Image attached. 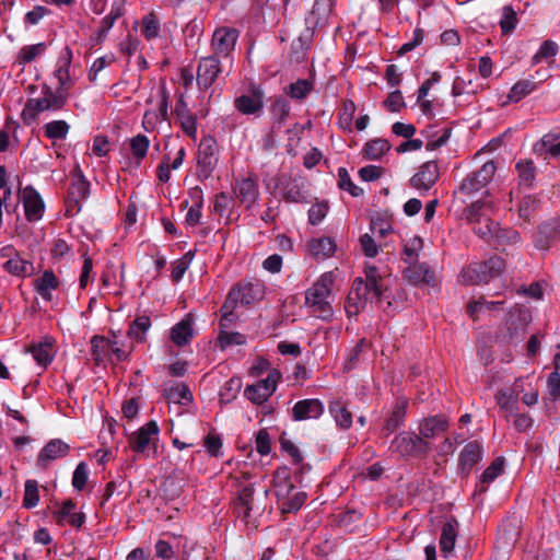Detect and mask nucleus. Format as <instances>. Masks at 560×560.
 Returning a JSON list of instances; mask_svg holds the SVG:
<instances>
[{
	"label": "nucleus",
	"mask_w": 560,
	"mask_h": 560,
	"mask_svg": "<svg viewBox=\"0 0 560 560\" xmlns=\"http://www.w3.org/2000/svg\"><path fill=\"white\" fill-rule=\"evenodd\" d=\"M35 75V83L28 85L32 94L37 91L40 92L39 96L31 97L23 110L22 119L25 124L31 125L44 112H56L65 104V96L61 92L65 84V78L69 72H33Z\"/></svg>",
	"instance_id": "f257e3e1"
},
{
	"label": "nucleus",
	"mask_w": 560,
	"mask_h": 560,
	"mask_svg": "<svg viewBox=\"0 0 560 560\" xmlns=\"http://www.w3.org/2000/svg\"><path fill=\"white\" fill-rule=\"evenodd\" d=\"M238 33L234 28L220 27L212 35L213 55L200 60L198 70H221L233 67V51Z\"/></svg>",
	"instance_id": "f03ea898"
},
{
	"label": "nucleus",
	"mask_w": 560,
	"mask_h": 560,
	"mask_svg": "<svg viewBox=\"0 0 560 560\" xmlns=\"http://www.w3.org/2000/svg\"><path fill=\"white\" fill-rule=\"evenodd\" d=\"M366 281L357 279L352 290L349 292L346 304V312L349 317L358 315L364 310L368 302L376 299L381 300L382 290L378 283L380 276L375 266L365 267Z\"/></svg>",
	"instance_id": "7ed1b4c3"
},
{
	"label": "nucleus",
	"mask_w": 560,
	"mask_h": 560,
	"mask_svg": "<svg viewBox=\"0 0 560 560\" xmlns=\"http://www.w3.org/2000/svg\"><path fill=\"white\" fill-rule=\"evenodd\" d=\"M335 280V271L324 272L305 292L306 306L323 320H329L334 315L330 296Z\"/></svg>",
	"instance_id": "20e7f679"
},
{
	"label": "nucleus",
	"mask_w": 560,
	"mask_h": 560,
	"mask_svg": "<svg viewBox=\"0 0 560 560\" xmlns=\"http://www.w3.org/2000/svg\"><path fill=\"white\" fill-rule=\"evenodd\" d=\"M275 492L283 513L298 511L306 500V493L299 490L290 480L287 469H279L273 477Z\"/></svg>",
	"instance_id": "39448f33"
},
{
	"label": "nucleus",
	"mask_w": 560,
	"mask_h": 560,
	"mask_svg": "<svg viewBox=\"0 0 560 560\" xmlns=\"http://www.w3.org/2000/svg\"><path fill=\"white\" fill-rule=\"evenodd\" d=\"M267 497L268 490L266 488L256 490L252 483L243 486L236 505L238 515H242L247 523H249L252 518L255 520L256 516L264 512Z\"/></svg>",
	"instance_id": "423d86ee"
},
{
	"label": "nucleus",
	"mask_w": 560,
	"mask_h": 560,
	"mask_svg": "<svg viewBox=\"0 0 560 560\" xmlns=\"http://www.w3.org/2000/svg\"><path fill=\"white\" fill-rule=\"evenodd\" d=\"M504 269L500 257H491L485 262H474L460 272V280L465 284H479L499 277Z\"/></svg>",
	"instance_id": "0eeeda50"
},
{
	"label": "nucleus",
	"mask_w": 560,
	"mask_h": 560,
	"mask_svg": "<svg viewBox=\"0 0 560 560\" xmlns=\"http://www.w3.org/2000/svg\"><path fill=\"white\" fill-rule=\"evenodd\" d=\"M219 161L218 143L212 137H205L197 153L198 178L207 179L211 176Z\"/></svg>",
	"instance_id": "6e6552de"
},
{
	"label": "nucleus",
	"mask_w": 560,
	"mask_h": 560,
	"mask_svg": "<svg viewBox=\"0 0 560 560\" xmlns=\"http://www.w3.org/2000/svg\"><path fill=\"white\" fill-rule=\"evenodd\" d=\"M497 166L493 161L486 162L480 170L468 175L459 186L462 194L472 197L486 189L487 185L492 180Z\"/></svg>",
	"instance_id": "1a4fd4ad"
},
{
	"label": "nucleus",
	"mask_w": 560,
	"mask_h": 560,
	"mask_svg": "<svg viewBox=\"0 0 560 560\" xmlns=\"http://www.w3.org/2000/svg\"><path fill=\"white\" fill-rule=\"evenodd\" d=\"M262 287L259 283H245L234 287L228 295V300L223 306L224 317L228 315L230 307L237 304L249 305L262 298Z\"/></svg>",
	"instance_id": "9d476101"
},
{
	"label": "nucleus",
	"mask_w": 560,
	"mask_h": 560,
	"mask_svg": "<svg viewBox=\"0 0 560 560\" xmlns=\"http://www.w3.org/2000/svg\"><path fill=\"white\" fill-rule=\"evenodd\" d=\"M159 432L158 423L153 420L149 421L130 436L131 448L138 453L152 450V453L156 454L155 441L159 439Z\"/></svg>",
	"instance_id": "9b49d317"
},
{
	"label": "nucleus",
	"mask_w": 560,
	"mask_h": 560,
	"mask_svg": "<svg viewBox=\"0 0 560 560\" xmlns=\"http://www.w3.org/2000/svg\"><path fill=\"white\" fill-rule=\"evenodd\" d=\"M264 91L260 85L249 83L247 94L235 98V108L244 115H254L264 107Z\"/></svg>",
	"instance_id": "f8f14e48"
},
{
	"label": "nucleus",
	"mask_w": 560,
	"mask_h": 560,
	"mask_svg": "<svg viewBox=\"0 0 560 560\" xmlns=\"http://www.w3.org/2000/svg\"><path fill=\"white\" fill-rule=\"evenodd\" d=\"M392 447L401 456H408L425 453L429 446L428 443L417 434L402 432L395 438Z\"/></svg>",
	"instance_id": "ddd939ff"
},
{
	"label": "nucleus",
	"mask_w": 560,
	"mask_h": 560,
	"mask_svg": "<svg viewBox=\"0 0 560 560\" xmlns=\"http://www.w3.org/2000/svg\"><path fill=\"white\" fill-rule=\"evenodd\" d=\"M70 453V445L60 439H52L40 450L36 465L46 468L52 460L66 457Z\"/></svg>",
	"instance_id": "4468645a"
},
{
	"label": "nucleus",
	"mask_w": 560,
	"mask_h": 560,
	"mask_svg": "<svg viewBox=\"0 0 560 560\" xmlns=\"http://www.w3.org/2000/svg\"><path fill=\"white\" fill-rule=\"evenodd\" d=\"M21 199L27 220L39 221L45 211V203L40 195L33 187L27 186L22 189Z\"/></svg>",
	"instance_id": "2eb2a0df"
},
{
	"label": "nucleus",
	"mask_w": 560,
	"mask_h": 560,
	"mask_svg": "<svg viewBox=\"0 0 560 560\" xmlns=\"http://www.w3.org/2000/svg\"><path fill=\"white\" fill-rule=\"evenodd\" d=\"M439 178V167L435 162H427L411 177L410 184L418 190H429Z\"/></svg>",
	"instance_id": "dca6fc26"
},
{
	"label": "nucleus",
	"mask_w": 560,
	"mask_h": 560,
	"mask_svg": "<svg viewBox=\"0 0 560 560\" xmlns=\"http://www.w3.org/2000/svg\"><path fill=\"white\" fill-rule=\"evenodd\" d=\"M234 194L240 202L249 209L259 197L256 179L247 177L237 180L234 187Z\"/></svg>",
	"instance_id": "f3484780"
},
{
	"label": "nucleus",
	"mask_w": 560,
	"mask_h": 560,
	"mask_svg": "<svg viewBox=\"0 0 560 560\" xmlns=\"http://www.w3.org/2000/svg\"><path fill=\"white\" fill-rule=\"evenodd\" d=\"M335 0H315L314 5L306 18V23L310 27H320L328 22Z\"/></svg>",
	"instance_id": "a211bd4d"
},
{
	"label": "nucleus",
	"mask_w": 560,
	"mask_h": 560,
	"mask_svg": "<svg viewBox=\"0 0 560 560\" xmlns=\"http://www.w3.org/2000/svg\"><path fill=\"white\" fill-rule=\"evenodd\" d=\"M336 248L337 245L335 241L328 236L314 237L307 242V254L317 260L331 257Z\"/></svg>",
	"instance_id": "6ab92c4d"
},
{
	"label": "nucleus",
	"mask_w": 560,
	"mask_h": 560,
	"mask_svg": "<svg viewBox=\"0 0 560 560\" xmlns=\"http://www.w3.org/2000/svg\"><path fill=\"white\" fill-rule=\"evenodd\" d=\"M324 412V406L318 399H304L298 401L293 409L292 415L295 421L318 419Z\"/></svg>",
	"instance_id": "aec40b11"
},
{
	"label": "nucleus",
	"mask_w": 560,
	"mask_h": 560,
	"mask_svg": "<svg viewBox=\"0 0 560 560\" xmlns=\"http://www.w3.org/2000/svg\"><path fill=\"white\" fill-rule=\"evenodd\" d=\"M161 94V101L158 109H148L143 115L142 126L147 131H153L158 122L164 120L167 115V100L168 94L165 91L164 85L159 89Z\"/></svg>",
	"instance_id": "412c9836"
},
{
	"label": "nucleus",
	"mask_w": 560,
	"mask_h": 560,
	"mask_svg": "<svg viewBox=\"0 0 560 560\" xmlns=\"http://www.w3.org/2000/svg\"><path fill=\"white\" fill-rule=\"evenodd\" d=\"M512 390L516 398L522 394V401L524 405L532 407L538 402L539 392L536 386L532 384L530 376H522L514 381Z\"/></svg>",
	"instance_id": "4be33fe9"
},
{
	"label": "nucleus",
	"mask_w": 560,
	"mask_h": 560,
	"mask_svg": "<svg viewBox=\"0 0 560 560\" xmlns=\"http://www.w3.org/2000/svg\"><path fill=\"white\" fill-rule=\"evenodd\" d=\"M32 353L36 363L46 368L55 357V339L46 336L37 345H33L27 349Z\"/></svg>",
	"instance_id": "5701e85b"
},
{
	"label": "nucleus",
	"mask_w": 560,
	"mask_h": 560,
	"mask_svg": "<svg viewBox=\"0 0 560 560\" xmlns=\"http://www.w3.org/2000/svg\"><path fill=\"white\" fill-rule=\"evenodd\" d=\"M410 266L405 270V278L412 284L435 285L434 272L424 264H409Z\"/></svg>",
	"instance_id": "b1692460"
},
{
	"label": "nucleus",
	"mask_w": 560,
	"mask_h": 560,
	"mask_svg": "<svg viewBox=\"0 0 560 560\" xmlns=\"http://www.w3.org/2000/svg\"><path fill=\"white\" fill-rule=\"evenodd\" d=\"M546 80V78L537 79L535 75L530 74L527 78L518 80L512 88L510 93L508 94V100L513 103H517L528 94L534 92L538 85Z\"/></svg>",
	"instance_id": "393cba45"
},
{
	"label": "nucleus",
	"mask_w": 560,
	"mask_h": 560,
	"mask_svg": "<svg viewBox=\"0 0 560 560\" xmlns=\"http://www.w3.org/2000/svg\"><path fill=\"white\" fill-rule=\"evenodd\" d=\"M452 130L446 127H439L435 125L428 126L421 131L427 143L425 149L428 151L436 150L446 144L450 139Z\"/></svg>",
	"instance_id": "a878e982"
},
{
	"label": "nucleus",
	"mask_w": 560,
	"mask_h": 560,
	"mask_svg": "<svg viewBox=\"0 0 560 560\" xmlns=\"http://www.w3.org/2000/svg\"><path fill=\"white\" fill-rule=\"evenodd\" d=\"M492 208L490 202H486L482 200H477L471 203L469 207V212L471 217H478V226H475L474 230L476 233L480 234L482 237L492 236L495 234L497 225L493 222H490L488 219H485L486 228L481 226V211L485 209Z\"/></svg>",
	"instance_id": "bb28decb"
},
{
	"label": "nucleus",
	"mask_w": 560,
	"mask_h": 560,
	"mask_svg": "<svg viewBox=\"0 0 560 560\" xmlns=\"http://www.w3.org/2000/svg\"><path fill=\"white\" fill-rule=\"evenodd\" d=\"M73 173V179L69 188V197L71 202L78 206L81 200L88 197L90 191V184L84 178L79 165L75 166Z\"/></svg>",
	"instance_id": "cd10ccee"
},
{
	"label": "nucleus",
	"mask_w": 560,
	"mask_h": 560,
	"mask_svg": "<svg viewBox=\"0 0 560 560\" xmlns=\"http://www.w3.org/2000/svg\"><path fill=\"white\" fill-rule=\"evenodd\" d=\"M167 400L173 405L188 406L192 402V394L183 383H173L164 388Z\"/></svg>",
	"instance_id": "c85d7f7f"
},
{
	"label": "nucleus",
	"mask_w": 560,
	"mask_h": 560,
	"mask_svg": "<svg viewBox=\"0 0 560 560\" xmlns=\"http://www.w3.org/2000/svg\"><path fill=\"white\" fill-rule=\"evenodd\" d=\"M13 248L8 246L2 248L1 255L9 259L3 264L4 269L15 276H25L30 272V264L22 259L18 254L13 255Z\"/></svg>",
	"instance_id": "c756f323"
},
{
	"label": "nucleus",
	"mask_w": 560,
	"mask_h": 560,
	"mask_svg": "<svg viewBox=\"0 0 560 560\" xmlns=\"http://www.w3.org/2000/svg\"><path fill=\"white\" fill-rule=\"evenodd\" d=\"M482 447L474 441L466 444L459 455V466L464 471H470L471 468L481 459Z\"/></svg>",
	"instance_id": "7c9ffc66"
},
{
	"label": "nucleus",
	"mask_w": 560,
	"mask_h": 560,
	"mask_svg": "<svg viewBox=\"0 0 560 560\" xmlns=\"http://www.w3.org/2000/svg\"><path fill=\"white\" fill-rule=\"evenodd\" d=\"M457 535V522L448 521L443 525L440 537V549L444 557L447 558L452 555L455 548Z\"/></svg>",
	"instance_id": "2f4dec72"
},
{
	"label": "nucleus",
	"mask_w": 560,
	"mask_h": 560,
	"mask_svg": "<svg viewBox=\"0 0 560 560\" xmlns=\"http://www.w3.org/2000/svg\"><path fill=\"white\" fill-rule=\"evenodd\" d=\"M175 113L185 133L189 137H195L197 132V119L196 116L189 110L183 98L178 101Z\"/></svg>",
	"instance_id": "473e14b6"
},
{
	"label": "nucleus",
	"mask_w": 560,
	"mask_h": 560,
	"mask_svg": "<svg viewBox=\"0 0 560 560\" xmlns=\"http://www.w3.org/2000/svg\"><path fill=\"white\" fill-rule=\"evenodd\" d=\"M59 281L52 271L46 270L35 280V290L45 301L52 300V291L58 288Z\"/></svg>",
	"instance_id": "72a5a7b5"
},
{
	"label": "nucleus",
	"mask_w": 560,
	"mask_h": 560,
	"mask_svg": "<svg viewBox=\"0 0 560 560\" xmlns=\"http://www.w3.org/2000/svg\"><path fill=\"white\" fill-rule=\"evenodd\" d=\"M486 73L487 72H459V75H457L453 82L454 93H475L477 91V85L472 84V81L477 80L479 74L482 78H486Z\"/></svg>",
	"instance_id": "f704fd0d"
},
{
	"label": "nucleus",
	"mask_w": 560,
	"mask_h": 560,
	"mask_svg": "<svg viewBox=\"0 0 560 560\" xmlns=\"http://www.w3.org/2000/svg\"><path fill=\"white\" fill-rule=\"evenodd\" d=\"M494 399L499 405L500 409L503 412H505L506 417H509L510 415H514L518 410V400L516 398V395H514L512 388L499 389L494 395Z\"/></svg>",
	"instance_id": "c9c22d12"
},
{
	"label": "nucleus",
	"mask_w": 560,
	"mask_h": 560,
	"mask_svg": "<svg viewBox=\"0 0 560 560\" xmlns=\"http://www.w3.org/2000/svg\"><path fill=\"white\" fill-rule=\"evenodd\" d=\"M194 334L191 319L186 317L177 323L171 331V338L177 346H184L189 342Z\"/></svg>",
	"instance_id": "e433bc0d"
},
{
	"label": "nucleus",
	"mask_w": 560,
	"mask_h": 560,
	"mask_svg": "<svg viewBox=\"0 0 560 560\" xmlns=\"http://www.w3.org/2000/svg\"><path fill=\"white\" fill-rule=\"evenodd\" d=\"M446 427V420L442 417L435 416L424 419L419 425V431L422 438L431 439L445 431Z\"/></svg>",
	"instance_id": "4c0bfd02"
},
{
	"label": "nucleus",
	"mask_w": 560,
	"mask_h": 560,
	"mask_svg": "<svg viewBox=\"0 0 560 560\" xmlns=\"http://www.w3.org/2000/svg\"><path fill=\"white\" fill-rule=\"evenodd\" d=\"M70 130V125L65 120H52L44 126V135L55 144L57 141H62L67 138Z\"/></svg>",
	"instance_id": "58836bf2"
},
{
	"label": "nucleus",
	"mask_w": 560,
	"mask_h": 560,
	"mask_svg": "<svg viewBox=\"0 0 560 560\" xmlns=\"http://www.w3.org/2000/svg\"><path fill=\"white\" fill-rule=\"evenodd\" d=\"M534 150L539 154L557 158L560 155V139L552 133L545 135L540 141L535 144Z\"/></svg>",
	"instance_id": "ea45409f"
},
{
	"label": "nucleus",
	"mask_w": 560,
	"mask_h": 560,
	"mask_svg": "<svg viewBox=\"0 0 560 560\" xmlns=\"http://www.w3.org/2000/svg\"><path fill=\"white\" fill-rule=\"evenodd\" d=\"M505 462L503 457H497L490 466L481 474L480 483L481 490L485 491L487 486L494 481L504 471Z\"/></svg>",
	"instance_id": "a19ab883"
},
{
	"label": "nucleus",
	"mask_w": 560,
	"mask_h": 560,
	"mask_svg": "<svg viewBox=\"0 0 560 560\" xmlns=\"http://www.w3.org/2000/svg\"><path fill=\"white\" fill-rule=\"evenodd\" d=\"M203 448L206 453L211 457H222L223 456V440L221 434L211 430L202 441Z\"/></svg>",
	"instance_id": "79ce46f5"
},
{
	"label": "nucleus",
	"mask_w": 560,
	"mask_h": 560,
	"mask_svg": "<svg viewBox=\"0 0 560 560\" xmlns=\"http://www.w3.org/2000/svg\"><path fill=\"white\" fill-rule=\"evenodd\" d=\"M503 305L502 301H488L485 298L468 304L467 311L472 318H478L486 312L500 310Z\"/></svg>",
	"instance_id": "37998d69"
},
{
	"label": "nucleus",
	"mask_w": 560,
	"mask_h": 560,
	"mask_svg": "<svg viewBox=\"0 0 560 560\" xmlns=\"http://www.w3.org/2000/svg\"><path fill=\"white\" fill-rule=\"evenodd\" d=\"M390 144L386 139H373L364 145V156L366 160H378L387 151H389Z\"/></svg>",
	"instance_id": "c03bdc74"
},
{
	"label": "nucleus",
	"mask_w": 560,
	"mask_h": 560,
	"mask_svg": "<svg viewBox=\"0 0 560 560\" xmlns=\"http://www.w3.org/2000/svg\"><path fill=\"white\" fill-rule=\"evenodd\" d=\"M314 79H302L291 83L288 88V94L292 98L303 100L313 90Z\"/></svg>",
	"instance_id": "a18cd8bd"
},
{
	"label": "nucleus",
	"mask_w": 560,
	"mask_h": 560,
	"mask_svg": "<svg viewBox=\"0 0 560 560\" xmlns=\"http://www.w3.org/2000/svg\"><path fill=\"white\" fill-rule=\"evenodd\" d=\"M422 247L423 242L419 236L411 235L408 238H406L404 243V254L406 256V262H416L419 253L422 250Z\"/></svg>",
	"instance_id": "49530a36"
},
{
	"label": "nucleus",
	"mask_w": 560,
	"mask_h": 560,
	"mask_svg": "<svg viewBox=\"0 0 560 560\" xmlns=\"http://www.w3.org/2000/svg\"><path fill=\"white\" fill-rule=\"evenodd\" d=\"M329 411L332 415L337 424L343 429H348L352 423V417L349 410L339 401H334L329 406Z\"/></svg>",
	"instance_id": "de8ad7c7"
},
{
	"label": "nucleus",
	"mask_w": 560,
	"mask_h": 560,
	"mask_svg": "<svg viewBox=\"0 0 560 560\" xmlns=\"http://www.w3.org/2000/svg\"><path fill=\"white\" fill-rule=\"evenodd\" d=\"M151 327V320L148 316L137 317L128 330V336L138 341H143L144 336Z\"/></svg>",
	"instance_id": "09e8293b"
},
{
	"label": "nucleus",
	"mask_w": 560,
	"mask_h": 560,
	"mask_svg": "<svg viewBox=\"0 0 560 560\" xmlns=\"http://www.w3.org/2000/svg\"><path fill=\"white\" fill-rule=\"evenodd\" d=\"M129 147L132 156L140 161L145 158L150 141L145 136L137 135L129 140Z\"/></svg>",
	"instance_id": "8fccbe9b"
},
{
	"label": "nucleus",
	"mask_w": 560,
	"mask_h": 560,
	"mask_svg": "<svg viewBox=\"0 0 560 560\" xmlns=\"http://www.w3.org/2000/svg\"><path fill=\"white\" fill-rule=\"evenodd\" d=\"M558 51L559 45L556 42L551 39L545 40L533 57V66L538 65L541 60L553 58Z\"/></svg>",
	"instance_id": "3c124183"
},
{
	"label": "nucleus",
	"mask_w": 560,
	"mask_h": 560,
	"mask_svg": "<svg viewBox=\"0 0 560 560\" xmlns=\"http://www.w3.org/2000/svg\"><path fill=\"white\" fill-rule=\"evenodd\" d=\"M38 483L36 480L28 479L24 485L23 506L26 509H33L38 504Z\"/></svg>",
	"instance_id": "603ef678"
},
{
	"label": "nucleus",
	"mask_w": 560,
	"mask_h": 560,
	"mask_svg": "<svg viewBox=\"0 0 560 560\" xmlns=\"http://www.w3.org/2000/svg\"><path fill=\"white\" fill-rule=\"evenodd\" d=\"M355 104L352 101H346L339 113L338 124L341 129L351 131L352 121L355 113Z\"/></svg>",
	"instance_id": "864d4df0"
},
{
	"label": "nucleus",
	"mask_w": 560,
	"mask_h": 560,
	"mask_svg": "<svg viewBox=\"0 0 560 560\" xmlns=\"http://www.w3.org/2000/svg\"><path fill=\"white\" fill-rule=\"evenodd\" d=\"M92 353L95 361L101 362L109 353L110 339L94 336L91 340Z\"/></svg>",
	"instance_id": "5fc2aeb1"
},
{
	"label": "nucleus",
	"mask_w": 560,
	"mask_h": 560,
	"mask_svg": "<svg viewBox=\"0 0 560 560\" xmlns=\"http://www.w3.org/2000/svg\"><path fill=\"white\" fill-rule=\"evenodd\" d=\"M438 81H439V75H436V72H433L432 78H430L425 82H423L422 85L418 90V100L421 101V103H420L421 110L425 115L431 114V102L425 101L424 98L429 94L431 85L436 83Z\"/></svg>",
	"instance_id": "6e6d98bb"
},
{
	"label": "nucleus",
	"mask_w": 560,
	"mask_h": 560,
	"mask_svg": "<svg viewBox=\"0 0 560 560\" xmlns=\"http://www.w3.org/2000/svg\"><path fill=\"white\" fill-rule=\"evenodd\" d=\"M280 378V372L277 370H271L265 380L257 382L261 387V394L265 395L266 400L276 392L277 384Z\"/></svg>",
	"instance_id": "4d7b16f0"
},
{
	"label": "nucleus",
	"mask_w": 560,
	"mask_h": 560,
	"mask_svg": "<svg viewBox=\"0 0 560 560\" xmlns=\"http://www.w3.org/2000/svg\"><path fill=\"white\" fill-rule=\"evenodd\" d=\"M517 24L516 12L510 5H506L502 9V15L500 20V26L503 33L512 32Z\"/></svg>",
	"instance_id": "13d9d810"
},
{
	"label": "nucleus",
	"mask_w": 560,
	"mask_h": 560,
	"mask_svg": "<svg viewBox=\"0 0 560 560\" xmlns=\"http://www.w3.org/2000/svg\"><path fill=\"white\" fill-rule=\"evenodd\" d=\"M339 176V187L343 190H347L350 192L353 197H359L363 194L362 188L354 185L351 180L350 175L348 174L347 170L340 168L338 172Z\"/></svg>",
	"instance_id": "bf43d9fd"
},
{
	"label": "nucleus",
	"mask_w": 560,
	"mask_h": 560,
	"mask_svg": "<svg viewBox=\"0 0 560 560\" xmlns=\"http://www.w3.org/2000/svg\"><path fill=\"white\" fill-rule=\"evenodd\" d=\"M516 170H517L521 183L524 185H530L535 177V168H534L533 162L520 161L516 164Z\"/></svg>",
	"instance_id": "052dcab7"
},
{
	"label": "nucleus",
	"mask_w": 560,
	"mask_h": 560,
	"mask_svg": "<svg viewBox=\"0 0 560 560\" xmlns=\"http://www.w3.org/2000/svg\"><path fill=\"white\" fill-rule=\"evenodd\" d=\"M191 261L190 253L186 254L180 259H177L172 265V279L176 282L180 281L189 268Z\"/></svg>",
	"instance_id": "680f3d73"
},
{
	"label": "nucleus",
	"mask_w": 560,
	"mask_h": 560,
	"mask_svg": "<svg viewBox=\"0 0 560 560\" xmlns=\"http://www.w3.org/2000/svg\"><path fill=\"white\" fill-rule=\"evenodd\" d=\"M89 469L88 465L84 462H81L77 465L73 476H72V486L77 490H82L88 481Z\"/></svg>",
	"instance_id": "e2e57ef3"
},
{
	"label": "nucleus",
	"mask_w": 560,
	"mask_h": 560,
	"mask_svg": "<svg viewBox=\"0 0 560 560\" xmlns=\"http://www.w3.org/2000/svg\"><path fill=\"white\" fill-rule=\"evenodd\" d=\"M242 382L240 378H231L228 381L222 388L220 396L222 401H230L236 397V394L241 389Z\"/></svg>",
	"instance_id": "0e129e2a"
},
{
	"label": "nucleus",
	"mask_w": 560,
	"mask_h": 560,
	"mask_svg": "<svg viewBox=\"0 0 560 560\" xmlns=\"http://www.w3.org/2000/svg\"><path fill=\"white\" fill-rule=\"evenodd\" d=\"M46 46L43 43L25 46L21 49L19 54V59L22 62H30L34 60L37 56L44 52Z\"/></svg>",
	"instance_id": "69168bd1"
},
{
	"label": "nucleus",
	"mask_w": 560,
	"mask_h": 560,
	"mask_svg": "<svg viewBox=\"0 0 560 560\" xmlns=\"http://www.w3.org/2000/svg\"><path fill=\"white\" fill-rule=\"evenodd\" d=\"M245 337L240 332L234 331H222L219 336V343L222 349H225L232 345H243Z\"/></svg>",
	"instance_id": "338daca9"
},
{
	"label": "nucleus",
	"mask_w": 560,
	"mask_h": 560,
	"mask_svg": "<svg viewBox=\"0 0 560 560\" xmlns=\"http://www.w3.org/2000/svg\"><path fill=\"white\" fill-rule=\"evenodd\" d=\"M256 450L260 455H268L271 451V440L267 430H259L255 439Z\"/></svg>",
	"instance_id": "774afa93"
}]
</instances>
